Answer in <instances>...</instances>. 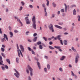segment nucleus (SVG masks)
Instances as JSON below:
<instances>
[{"mask_svg":"<svg viewBox=\"0 0 80 80\" xmlns=\"http://www.w3.org/2000/svg\"><path fill=\"white\" fill-rule=\"evenodd\" d=\"M78 18V22H80V15H78L77 17Z\"/></svg>","mask_w":80,"mask_h":80,"instance_id":"nucleus-41","label":"nucleus"},{"mask_svg":"<svg viewBox=\"0 0 80 80\" xmlns=\"http://www.w3.org/2000/svg\"><path fill=\"white\" fill-rule=\"evenodd\" d=\"M48 28L50 30L52 31V32H54V29L53 28V25L52 24H50V25L48 26Z\"/></svg>","mask_w":80,"mask_h":80,"instance_id":"nucleus-5","label":"nucleus"},{"mask_svg":"<svg viewBox=\"0 0 80 80\" xmlns=\"http://www.w3.org/2000/svg\"><path fill=\"white\" fill-rule=\"evenodd\" d=\"M44 16L45 17H47L48 15H47V11L46 10V9H45L44 10Z\"/></svg>","mask_w":80,"mask_h":80,"instance_id":"nucleus-14","label":"nucleus"},{"mask_svg":"<svg viewBox=\"0 0 80 80\" xmlns=\"http://www.w3.org/2000/svg\"><path fill=\"white\" fill-rule=\"evenodd\" d=\"M5 40L6 41V40H5V39L4 38H3L2 39L1 42H5Z\"/></svg>","mask_w":80,"mask_h":80,"instance_id":"nucleus-39","label":"nucleus"},{"mask_svg":"<svg viewBox=\"0 0 80 80\" xmlns=\"http://www.w3.org/2000/svg\"><path fill=\"white\" fill-rule=\"evenodd\" d=\"M54 48H57V49H58L59 52H62V50L61 49H60V47L59 46H54Z\"/></svg>","mask_w":80,"mask_h":80,"instance_id":"nucleus-7","label":"nucleus"},{"mask_svg":"<svg viewBox=\"0 0 80 80\" xmlns=\"http://www.w3.org/2000/svg\"><path fill=\"white\" fill-rule=\"evenodd\" d=\"M21 3L22 6H24L25 5V3H24V2H23V1H22L21 2Z\"/></svg>","mask_w":80,"mask_h":80,"instance_id":"nucleus-38","label":"nucleus"},{"mask_svg":"<svg viewBox=\"0 0 80 80\" xmlns=\"http://www.w3.org/2000/svg\"><path fill=\"white\" fill-rule=\"evenodd\" d=\"M43 38L44 39V40H45V41H47V38H46L44 37H43Z\"/></svg>","mask_w":80,"mask_h":80,"instance_id":"nucleus-46","label":"nucleus"},{"mask_svg":"<svg viewBox=\"0 0 80 80\" xmlns=\"http://www.w3.org/2000/svg\"><path fill=\"white\" fill-rule=\"evenodd\" d=\"M8 28L9 30H10V31H12V27H11L9 26Z\"/></svg>","mask_w":80,"mask_h":80,"instance_id":"nucleus-55","label":"nucleus"},{"mask_svg":"<svg viewBox=\"0 0 80 80\" xmlns=\"http://www.w3.org/2000/svg\"><path fill=\"white\" fill-rule=\"evenodd\" d=\"M49 48L51 50H55V48H54L52 46H49Z\"/></svg>","mask_w":80,"mask_h":80,"instance_id":"nucleus-20","label":"nucleus"},{"mask_svg":"<svg viewBox=\"0 0 80 80\" xmlns=\"http://www.w3.org/2000/svg\"><path fill=\"white\" fill-rule=\"evenodd\" d=\"M60 11L62 13H63L64 12H65V11L64 10V9H62Z\"/></svg>","mask_w":80,"mask_h":80,"instance_id":"nucleus-40","label":"nucleus"},{"mask_svg":"<svg viewBox=\"0 0 80 80\" xmlns=\"http://www.w3.org/2000/svg\"><path fill=\"white\" fill-rule=\"evenodd\" d=\"M29 7L31 8H33V6H32V5H29Z\"/></svg>","mask_w":80,"mask_h":80,"instance_id":"nucleus-57","label":"nucleus"},{"mask_svg":"<svg viewBox=\"0 0 80 80\" xmlns=\"http://www.w3.org/2000/svg\"><path fill=\"white\" fill-rule=\"evenodd\" d=\"M19 47H20V49H22V48H23V46H22V45H19Z\"/></svg>","mask_w":80,"mask_h":80,"instance_id":"nucleus-43","label":"nucleus"},{"mask_svg":"<svg viewBox=\"0 0 80 80\" xmlns=\"http://www.w3.org/2000/svg\"><path fill=\"white\" fill-rule=\"evenodd\" d=\"M26 72L27 73H28H28H29V71L28 70V69H26Z\"/></svg>","mask_w":80,"mask_h":80,"instance_id":"nucleus-49","label":"nucleus"},{"mask_svg":"<svg viewBox=\"0 0 80 80\" xmlns=\"http://www.w3.org/2000/svg\"><path fill=\"white\" fill-rule=\"evenodd\" d=\"M0 33L1 34H2V28H0Z\"/></svg>","mask_w":80,"mask_h":80,"instance_id":"nucleus-64","label":"nucleus"},{"mask_svg":"<svg viewBox=\"0 0 80 80\" xmlns=\"http://www.w3.org/2000/svg\"><path fill=\"white\" fill-rule=\"evenodd\" d=\"M14 70L16 73H14V75H15L17 78H19V76H20V73H19L15 69H14Z\"/></svg>","mask_w":80,"mask_h":80,"instance_id":"nucleus-4","label":"nucleus"},{"mask_svg":"<svg viewBox=\"0 0 80 80\" xmlns=\"http://www.w3.org/2000/svg\"><path fill=\"white\" fill-rule=\"evenodd\" d=\"M54 27H56V28H59V29H62V27L57 25H54Z\"/></svg>","mask_w":80,"mask_h":80,"instance_id":"nucleus-10","label":"nucleus"},{"mask_svg":"<svg viewBox=\"0 0 80 80\" xmlns=\"http://www.w3.org/2000/svg\"><path fill=\"white\" fill-rule=\"evenodd\" d=\"M2 63H3L2 57V56H0V65L2 66L4 65V64Z\"/></svg>","mask_w":80,"mask_h":80,"instance_id":"nucleus-6","label":"nucleus"},{"mask_svg":"<svg viewBox=\"0 0 80 80\" xmlns=\"http://www.w3.org/2000/svg\"><path fill=\"white\" fill-rule=\"evenodd\" d=\"M21 50L22 53H23V52H24V51H25V50H24V48L22 49H21Z\"/></svg>","mask_w":80,"mask_h":80,"instance_id":"nucleus-44","label":"nucleus"},{"mask_svg":"<svg viewBox=\"0 0 80 80\" xmlns=\"http://www.w3.org/2000/svg\"><path fill=\"white\" fill-rule=\"evenodd\" d=\"M6 61L7 62V63L9 64V65H10V59H6Z\"/></svg>","mask_w":80,"mask_h":80,"instance_id":"nucleus-19","label":"nucleus"},{"mask_svg":"<svg viewBox=\"0 0 80 80\" xmlns=\"http://www.w3.org/2000/svg\"><path fill=\"white\" fill-rule=\"evenodd\" d=\"M28 49L29 51H32V49L30 47H28Z\"/></svg>","mask_w":80,"mask_h":80,"instance_id":"nucleus-45","label":"nucleus"},{"mask_svg":"<svg viewBox=\"0 0 80 80\" xmlns=\"http://www.w3.org/2000/svg\"><path fill=\"white\" fill-rule=\"evenodd\" d=\"M28 80H31V77L30 76H29L28 78Z\"/></svg>","mask_w":80,"mask_h":80,"instance_id":"nucleus-56","label":"nucleus"},{"mask_svg":"<svg viewBox=\"0 0 80 80\" xmlns=\"http://www.w3.org/2000/svg\"><path fill=\"white\" fill-rule=\"evenodd\" d=\"M37 45H41L42 44V42L40 41H39L37 42Z\"/></svg>","mask_w":80,"mask_h":80,"instance_id":"nucleus-36","label":"nucleus"},{"mask_svg":"<svg viewBox=\"0 0 80 80\" xmlns=\"http://www.w3.org/2000/svg\"><path fill=\"white\" fill-rule=\"evenodd\" d=\"M58 25H63V23L62 22H59L58 23Z\"/></svg>","mask_w":80,"mask_h":80,"instance_id":"nucleus-52","label":"nucleus"},{"mask_svg":"<svg viewBox=\"0 0 80 80\" xmlns=\"http://www.w3.org/2000/svg\"><path fill=\"white\" fill-rule=\"evenodd\" d=\"M44 71L45 73H47V68H44Z\"/></svg>","mask_w":80,"mask_h":80,"instance_id":"nucleus-37","label":"nucleus"},{"mask_svg":"<svg viewBox=\"0 0 80 80\" xmlns=\"http://www.w3.org/2000/svg\"><path fill=\"white\" fill-rule=\"evenodd\" d=\"M66 57L65 56H62L61 58H60V60H61V61H63V60Z\"/></svg>","mask_w":80,"mask_h":80,"instance_id":"nucleus-12","label":"nucleus"},{"mask_svg":"<svg viewBox=\"0 0 80 80\" xmlns=\"http://www.w3.org/2000/svg\"><path fill=\"white\" fill-rule=\"evenodd\" d=\"M1 55L4 58H5V56L4 54V53L3 52L1 53Z\"/></svg>","mask_w":80,"mask_h":80,"instance_id":"nucleus-35","label":"nucleus"},{"mask_svg":"<svg viewBox=\"0 0 80 80\" xmlns=\"http://www.w3.org/2000/svg\"><path fill=\"white\" fill-rule=\"evenodd\" d=\"M46 2H47V3H46V5L48 7L49 5V1H48V0H46Z\"/></svg>","mask_w":80,"mask_h":80,"instance_id":"nucleus-31","label":"nucleus"},{"mask_svg":"<svg viewBox=\"0 0 80 80\" xmlns=\"http://www.w3.org/2000/svg\"><path fill=\"white\" fill-rule=\"evenodd\" d=\"M17 48L18 49V55L19 57H20V55L22 56V57H23V54H22V51H21V50L20 49H19V47H18V44H17Z\"/></svg>","mask_w":80,"mask_h":80,"instance_id":"nucleus-2","label":"nucleus"},{"mask_svg":"<svg viewBox=\"0 0 80 80\" xmlns=\"http://www.w3.org/2000/svg\"><path fill=\"white\" fill-rule=\"evenodd\" d=\"M37 63L39 69H41V68L40 67V64L39 63V62H37Z\"/></svg>","mask_w":80,"mask_h":80,"instance_id":"nucleus-13","label":"nucleus"},{"mask_svg":"<svg viewBox=\"0 0 80 80\" xmlns=\"http://www.w3.org/2000/svg\"><path fill=\"white\" fill-rule=\"evenodd\" d=\"M42 7H43L45 10V9H46V8H45V4L44 3H42Z\"/></svg>","mask_w":80,"mask_h":80,"instance_id":"nucleus-26","label":"nucleus"},{"mask_svg":"<svg viewBox=\"0 0 80 80\" xmlns=\"http://www.w3.org/2000/svg\"><path fill=\"white\" fill-rule=\"evenodd\" d=\"M59 70L61 72H63V69H62V68H59Z\"/></svg>","mask_w":80,"mask_h":80,"instance_id":"nucleus-51","label":"nucleus"},{"mask_svg":"<svg viewBox=\"0 0 80 80\" xmlns=\"http://www.w3.org/2000/svg\"><path fill=\"white\" fill-rule=\"evenodd\" d=\"M28 69L30 71V72H33V70L32 68H31V67H30V66H28Z\"/></svg>","mask_w":80,"mask_h":80,"instance_id":"nucleus-8","label":"nucleus"},{"mask_svg":"<svg viewBox=\"0 0 80 80\" xmlns=\"http://www.w3.org/2000/svg\"><path fill=\"white\" fill-rule=\"evenodd\" d=\"M24 19L25 20L26 22V24H30V23H31V21L29 20V19L28 18V17H25L24 18Z\"/></svg>","mask_w":80,"mask_h":80,"instance_id":"nucleus-3","label":"nucleus"},{"mask_svg":"<svg viewBox=\"0 0 80 80\" xmlns=\"http://www.w3.org/2000/svg\"><path fill=\"white\" fill-rule=\"evenodd\" d=\"M37 37H35L32 40L33 42H35L37 41Z\"/></svg>","mask_w":80,"mask_h":80,"instance_id":"nucleus-21","label":"nucleus"},{"mask_svg":"<svg viewBox=\"0 0 80 80\" xmlns=\"http://www.w3.org/2000/svg\"><path fill=\"white\" fill-rule=\"evenodd\" d=\"M61 37V35H59L58 36H57V39H58V40H61V38H60Z\"/></svg>","mask_w":80,"mask_h":80,"instance_id":"nucleus-18","label":"nucleus"},{"mask_svg":"<svg viewBox=\"0 0 80 80\" xmlns=\"http://www.w3.org/2000/svg\"><path fill=\"white\" fill-rule=\"evenodd\" d=\"M1 68H2V70H5V67H3V66H2L1 67Z\"/></svg>","mask_w":80,"mask_h":80,"instance_id":"nucleus-54","label":"nucleus"},{"mask_svg":"<svg viewBox=\"0 0 80 80\" xmlns=\"http://www.w3.org/2000/svg\"><path fill=\"white\" fill-rule=\"evenodd\" d=\"M16 62L17 63H19V58H16Z\"/></svg>","mask_w":80,"mask_h":80,"instance_id":"nucleus-23","label":"nucleus"},{"mask_svg":"<svg viewBox=\"0 0 80 80\" xmlns=\"http://www.w3.org/2000/svg\"><path fill=\"white\" fill-rule=\"evenodd\" d=\"M52 6L54 7H57V4H56L55 2H53L52 3Z\"/></svg>","mask_w":80,"mask_h":80,"instance_id":"nucleus-22","label":"nucleus"},{"mask_svg":"<svg viewBox=\"0 0 80 80\" xmlns=\"http://www.w3.org/2000/svg\"><path fill=\"white\" fill-rule=\"evenodd\" d=\"M47 68L48 69L50 70V65L49 64H48L47 65Z\"/></svg>","mask_w":80,"mask_h":80,"instance_id":"nucleus-32","label":"nucleus"},{"mask_svg":"<svg viewBox=\"0 0 80 80\" xmlns=\"http://www.w3.org/2000/svg\"><path fill=\"white\" fill-rule=\"evenodd\" d=\"M63 43L65 45H67V40H65L64 41Z\"/></svg>","mask_w":80,"mask_h":80,"instance_id":"nucleus-28","label":"nucleus"},{"mask_svg":"<svg viewBox=\"0 0 80 80\" xmlns=\"http://www.w3.org/2000/svg\"><path fill=\"white\" fill-rule=\"evenodd\" d=\"M32 54H33V55H35V52L33 51H32Z\"/></svg>","mask_w":80,"mask_h":80,"instance_id":"nucleus-62","label":"nucleus"},{"mask_svg":"<svg viewBox=\"0 0 80 80\" xmlns=\"http://www.w3.org/2000/svg\"><path fill=\"white\" fill-rule=\"evenodd\" d=\"M55 15H56L55 14H53V13L52 14V17H50L51 19H52L53 18H54V17H55Z\"/></svg>","mask_w":80,"mask_h":80,"instance_id":"nucleus-16","label":"nucleus"},{"mask_svg":"<svg viewBox=\"0 0 80 80\" xmlns=\"http://www.w3.org/2000/svg\"><path fill=\"white\" fill-rule=\"evenodd\" d=\"M44 58L47 60H48V57L47 56H44Z\"/></svg>","mask_w":80,"mask_h":80,"instance_id":"nucleus-50","label":"nucleus"},{"mask_svg":"<svg viewBox=\"0 0 80 80\" xmlns=\"http://www.w3.org/2000/svg\"><path fill=\"white\" fill-rule=\"evenodd\" d=\"M39 49L42 50V49H43V47H42V45H40L39 46Z\"/></svg>","mask_w":80,"mask_h":80,"instance_id":"nucleus-27","label":"nucleus"},{"mask_svg":"<svg viewBox=\"0 0 80 80\" xmlns=\"http://www.w3.org/2000/svg\"><path fill=\"white\" fill-rule=\"evenodd\" d=\"M78 58H79V57L78 56H76L75 62L76 63H77L78 62Z\"/></svg>","mask_w":80,"mask_h":80,"instance_id":"nucleus-11","label":"nucleus"},{"mask_svg":"<svg viewBox=\"0 0 80 80\" xmlns=\"http://www.w3.org/2000/svg\"><path fill=\"white\" fill-rule=\"evenodd\" d=\"M28 41L29 42H32V40H30V39H28Z\"/></svg>","mask_w":80,"mask_h":80,"instance_id":"nucleus-63","label":"nucleus"},{"mask_svg":"<svg viewBox=\"0 0 80 80\" xmlns=\"http://www.w3.org/2000/svg\"><path fill=\"white\" fill-rule=\"evenodd\" d=\"M9 35H10L11 36H10V38H12L13 36V33H12V32H9Z\"/></svg>","mask_w":80,"mask_h":80,"instance_id":"nucleus-17","label":"nucleus"},{"mask_svg":"<svg viewBox=\"0 0 80 80\" xmlns=\"http://www.w3.org/2000/svg\"><path fill=\"white\" fill-rule=\"evenodd\" d=\"M49 45H52L53 44V42L52 41H50L49 42Z\"/></svg>","mask_w":80,"mask_h":80,"instance_id":"nucleus-61","label":"nucleus"},{"mask_svg":"<svg viewBox=\"0 0 80 80\" xmlns=\"http://www.w3.org/2000/svg\"><path fill=\"white\" fill-rule=\"evenodd\" d=\"M3 38H4L6 39L7 41H8V37H7V36L6 35V34H3Z\"/></svg>","mask_w":80,"mask_h":80,"instance_id":"nucleus-9","label":"nucleus"},{"mask_svg":"<svg viewBox=\"0 0 80 80\" xmlns=\"http://www.w3.org/2000/svg\"><path fill=\"white\" fill-rule=\"evenodd\" d=\"M17 20L18 22H19V23H20L22 27H23V24L22 23V22H21V21H20V19H17Z\"/></svg>","mask_w":80,"mask_h":80,"instance_id":"nucleus-15","label":"nucleus"},{"mask_svg":"<svg viewBox=\"0 0 80 80\" xmlns=\"http://www.w3.org/2000/svg\"><path fill=\"white\" fill-rule=\"evenodd\" d=\"M71 72H72V75L73 77H77V76L74 74V73L73 72V71H71Z\"/></svg>","mask_w":80,"mask_h":80,"instance_id":"nucleus-30","label":"nucleus"},{"mask_svg":"<svg viewBox=\"0 0 80 80\" xmlns=\"http://www.w3.org/2000/svg\"><path fill=\"white\" fill-rule=\"evenodd\" d=\"M22 9H23V7H22V6H21L19 8V11H22Z\"/></svg>","mask_w":80,"mask_h":80,"instance_id":"nucleus-48","label":"nucleus"},{"mask_svg":"<svg viewBox=\"0 0 80 80\" xmlns=\"http://www.w3.org/2000/svg\"><path fill=\"white\" fill-rule=\"evenodd\" d=\"M60 42L61 44L62 45H63V41H62V40H60Z\"/></svg>","mask_w":80,"mask_h":80,"instance_id":"nucleus-42","label":"nucleus"},{"mask_svg":"<svg viewBox=\"0 0 80 80\" xmlns=\"http://www.w3.org/2000/svg\"><path fill=\"white\" fill-rule=\"evenodd\" d=\"M37 35V34L36 33H34L33 34V37H36Z\"/></svg>","mask_w":80,"mask_h":80,"instance_id":"nucleus-58","label":"nucleus"},{"mask_svg":"<svg viewBox=\"0 0 80 80\" xmlns=\"http://www.w3.org/2000/svg\"><path fill=\"white\" fill-rule=\"evenodd\" d=\"M76 7V5H71L70 7L71 8H73V7Z\"/></svg>","mask_w":80,"mask_h":80,"instance_id":"nucleus-34","label":"nucleus"},{"mask_svg":"<svg viewBox=\"0 0 80 80\" xmlns=\"http://www.w3.org/2000/svg\"><path fill=\"white\" fill-rule=\"evenodd\" d=\"M76 13L77 12H76V10L74 9L73 11V15H75Z\"/></svg>","mask_w":80,"mask_h":80,"instance_id":"nucleus-24","label":"nucleus"},{"mask_svg":"<svg viewBox=\"0 0 80 80\" xmlns=\"http://www.w3.org/2000/svg\"><path fill=\"white\" fill-rule=\"evenodd\" d=\"M14 32L15 33H18V31L17 30H14Z\"/></svg>","mask_w":80,"mask_h":80,"instance_id":"nucleus-60","label":"nucleus"},{"mask_svg":"<svg viewBox=\"0 0 80 80\" xmlns=\"http://www.w3.org/2000/svg\"><path fill=\"white\" fill-rule=\"evenodd\" d=\"M30 75L31 76L33 75V72H30Z\"/></svg>","mask_w":80,"mask_h":80,"instance_id":"nucleus-59","label":"nucleus"},{"mask_svg":"<svg viewBox=\"0 0 80 80\" xmlns=\"http://www.w3.org/2000/svg\"><path fill=\"white\" fill-rule=\"evenodd\" d=\"M64 6H65V12H67V6L65 3L64 4Z\"/></svg>","mask_w":80,"mask_h":80,"instance_id":"nucleus-25","label":"nucleus"},{"mask_svg":"<svg viewBox=\"0 0 80 80\" xmlns=\"http://www.w3.org/2000/svg\"><path fill=\"white\" fill-rule=\"evenodd\" d=\"M32 26L34 29H37V26H36V19L35 16H33L32 18Z\"/></svg>","mask_w":80,"mask_h":80,"instance_id":"nucleus-1","label":"nucleus"},{"mask_svg":"<svg viewBox=\"0 0 80 80\" xmlns=\"http://www.w3.org/2000/svg\"><path fill=\"white\" fill-rule=\"evenodd\" d=\"M30 33V32L29 31H27L26 32V35H28V33Z\"/></svg>","mask_w":80,"mask_h":80,"instance_id":"nucleus-47","label":"nucleus"},{"mask_svg":"<svg viewBox=\"0 0 80 80\" xmlns=\"http://www.w3.org/2000/svg\"><path fill=\"white\" fill-rule=\"evenodd\" d=\"M4 67L5 68H6L7 69H8V66H7V65H5L4 66Z\"/></svg>","mask_w":80,"mask_h":80,"instance_id":"nucleus-53","label":"nucleus"},{"mask_svg":"<svg viewBox=\"0 0 80 80\" xmlns=\"http://www.w3.org/2000/svg\"><path fill=\"white\" fill-rule=\"evenodd\" d=\"M72 50H73L74 52H76V49H74V47H72V48H71Z\"/></svg>","mask_w":80,"mask_h":80,"instance_id":"nucleus-33","label":"nucleus"},{"mask_svg":"<svg viewBox=\"0 0 80 80\" xmlns=\"http://www.w3.org/2000/svg\"><path fill=\"white\" fill-rule=\"evenodd\" d=\"M1 50L2 52H5V49H4V48H1Z\"/></svg>","mask_w":80,"mask_h":80,"instance_id":"nucleus-29","label":"nucleus"}]
</instances>
